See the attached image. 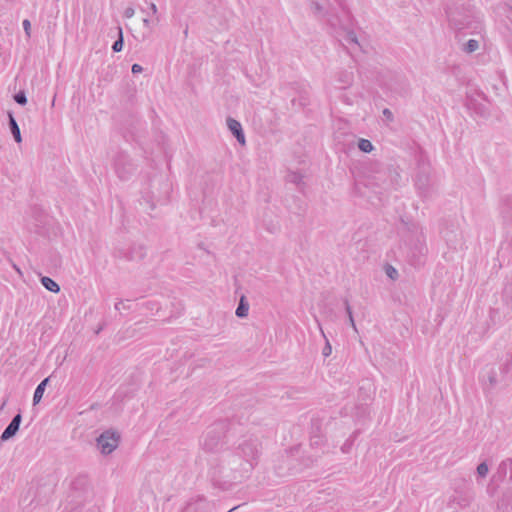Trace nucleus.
I'll return each instance as SVG.
<instances>
[{
    "mask_svg": "<svg viewBox=\"0 0 512 512\" xmlns=\"http://www.w3.org/2000/svg\"><path fill=\"white\" fill-rule=\"evenodd\" d=\"M418 252L421 255H424L427 252V248L424 244H420L418 247Z\"/></svg>",
    "mask_w": 512,
    "mask_h": 512,
    "instance_id": "33",
    "label": "nucleus"
},
{
    "mask_svg": "<svg viewBox=\"0 0 512 512\" xmlns=\"http://www.w3.org/2000/svg\"><path fill=\"white\" fill-rule=\"evenodd\" d=\"M203 449L209 452H215L222 446L221 433L216 430L208 431L202 441Z\"/></svg>",
    "mask_w": 512,
    "mask_h": 512,
    "instance_id": "4",
    "label": "nucleus"
},
{
    "mask_svg": "<svg viewBox=\"0 0 512 512\" xmlns=\"http://www.w3.org/2000/svg\"><path fill=\"white\" fill-rule=\"evenodd\" d=\"M311 10L313 12V14L316 16V17H321V16H324V8L323 6L317 2V1H313L311 3Z\"/></svg>",
    "mask_w": 512,
    "mask_h": 512,
    "instance_id": "20",
    "label": "nucleus"
},
{
    "mask_svg": "<svg viewBox=\"0 0 512 512\" xmlns=\"http://www.w3.org/2000/svg\"><path fill=\"white\" fill-rule=\"evenodd\" d=\"M126 157L124 155H121L117 158L115 161V170L119 176V178L125 180L128 178V176L132 173L133 167L132 164L128 163L127 166L125 165Z\"/></svg>",
    "mask_w": 512,
    "mask_h": 512,
    "instance_id": "7",
    "label": "nucleus"
},
{
    "mask_svg": "<svg viewBox=\"0 0 512 512\" xmlns=\"http://www.w3.org/2000/svg\"><path fill=\"white\" fill-rule=\"evenodd\" d=\"M25 34L27 38H30L31 36V22L28 19L23 20L22 22Z\"/></svg>",
    "mask_w": 512,
    "mask_h": 512,
    "instance_id": "25",
    "label": "nucleus"
},
{
    "mask_svg": "<svg viewBox=\"0 0 512 512\" xmlns=\"http://www.w3.org/2000/svg\"><path fill=\"white\" fill-rule=\"evenodd\" d=\"M143 23H144V25H145V26H147V27H148V26H149V24H150V20H149L148 18H144V19H143Z\"/></svg>",
    "mask_w": 512,
    "mask_h": 512,
    "instance_id": "37",
    "label": "nucleus"
},
{
    "mask_svg": "<svg viewBox=\"0 0 512 512\" xmlns=\"http://www.w3.org/2000/svg\"><path fill=\"white\" fill-rule=\"evenodd\" d=\"M382 114L384 116V118L388 121V122H392L394 120V116H393V113L390 109L388 108H385L383 111H382Z\"/></svg>",
    "mask_w": 512,
    "mask_h": 512,
    "instance_id": "26",
    "label": "nucleus"
},
{
    "mask_svg": "<svg viewBox=\"0 0 512 512\" xmlns=\"http://www.w3.org/2000/svg\"><path fill=\"white\" fill-rule=\"evenodd\" d=\"M119 435L111 431L103 432L97 438V446L102 454L108 455L112 453L118 446Z\"/></svg>",
    "mask_w": 512,
    "mask_h": 512,
    "instance_id": "3",
    "label": "nucleus"
},
{
    "mask_svg": "<svg viewBox=\"0 0 512 512\" xmlns=\"http://www.w3.org/2000/svg\"><path fill=\"white\" fill-rule=\"evenodd\" d=\"M446 14L451 24L454 25L457 29L461 30L468 26V23L466 21L458 18L456 12L453 9L449 8L446 11Z\"/></svg>",
    "mask_w": 512,
    "mask_h": 512,
    "instance_id": "8",
    "label": "nucleus"
},
{
    "mask_svg": "<svg viewBox=\"0 0 512 512\" xmlns=\"http://www.w3.org/2000/svg\"><path fill=\"white\" fill-rule=\"evenodd\" d=\"M131 71H132L133 74H138V73H141L143 71V68L139 64H133L132 68H131Z\"/></svg>",
    "mask_w": 512,
    "mask_h": 512,
    "instance_id": "29",
    "label": "nucleus"
},
{
    "mask_svg": "<svg viewBox=\"0 0 512 512\" xmlns=\"http://www.w3.org/2000/svg\"><path fill=\"white\" fill-rule=\"evenodd\" d=\"M479 48V42L475 39H470L465 45H464V51L466 53H473Z\"/></svg>",
    "mask_w": 512,
    "mask_h": 512,
    "instance_id": "18",
    "label": "nucleus"
},
{
    "mask_svg": "<svg viewBox=\"0 0 512 512\" xmlns=\"http://www.w3.org/2000/svg\"><path fill=\"white\" fill-rule=\"evenodd\" d=\"M14 100L20 105H25L27 103L26 94L23 91H20L14 95Z\"/></svg>",
    "mask_w": 512,
    "mask_h": 512,
    "instance_id": "23",
    "label": "nucleus"
},
{
    "mask_svg": "<svg viewBox=\"0 0 512 512\" xmlns=\"http://www.w3.org/2000/svg\"><path fill=\"white\" fill-rule=\"evenodd\" d=\"M337 81L341 84L342 88H346L351 85L353 81V73L351 71H341L338 74Z\"/></svg>",
    "mask_w": 512,
    "mask_h": 512,
    "instance_id": "11",
    "label": "nucleus"
},
{
    "mask_svg": "<svg viewBox=\"0 0 512 512\" xmlns=\"http://www.w3.org/2000/svg\"><path fill=\"white\" fill-rule=\"evenodd\" d=\"M508 466H512L511 458L505 459L500 463V467H508Z\"/></svg>",
    "mask_w": 512,
    "mask_h": 512,
    "instance_id": "32",
    "label": "nucleus"
},
{
    "mask_svg": "<svg viewBox=\"0 0 512 512\" xmlns=\"http://www.w3.org/2000/svg\"><path fill=\"white\" fill-rule=\"evenodd\" d=\"M122 304H123V302H122V301L117 302V303L115 304V309L119 311V310L121 309V305H122Z\"/></svg>",
    "mask_w": 512,
    "mask_h": 512,
    "instance_id": "36",
    "label": "nucleus"
},
{
    "mask_svg": "<svg viewBox=\"0 0 512 512\" xmlns=\"http://www.w3.org/2000/svg\"><path fill=\"white\" fill-rule=\"evenodd\" d=\"M227 127L231 131V133L235 136L237 141L244 145L245 144V135L242 129V126L239 121L232 117H228L226 120Z\"/></svg>",
    "mask_w": 512,
    "mask_h": 512,
    "instance_id": "6",
    "label": "nucleus"
},
{
    "mask_svg": "<svg viewBox=\"0 0 512 512\" xmlns=\"http://www.w3.org/2000/svg\"><path fill=\"white\" fill-rule=\"evenodd\" d=\"M41 284L48 290L54 293H58L60 291V286L50 277L43 276L41 277Z\"/></svg>",
    "mask_w": 512,
    "mask_h": 512,
    "instance_id": "12",
    "label": "nucleus"
},
{
    "mask_svg": "<svg viewBox=\"0 0 512 512\" xmlns=\"http://www.w3.org/2000/svg\"><path fill=\"white\" fill-rule=\"evenodd\" d=\"M342 40L349 45H354L357 47L360 46L357 36H356L355 32L352 30H346L344 32V35L342 36Z\"/></svg>",
    "mask_w": 512,
    "mask_h": 512,
    "instance_id": "15",
    "label": "nucleus"
},
{
    "mask_svg": "<svg viewBox=\"0 0 512 512\" xmlns=\"http://www.w3.org/2000/svg\"><path fill=\"white\" fill-rule=\"evenodd\" d=\"M150 10L153 14H157V6L154 3H150Z\"/></svg>",
    "mask_w": 512,
    "mask_h": 512,
    "instance_id": "34",
    "label": "nucleus"
},
{
    "mask_svg": "<svg viewBox=\"0 0 512 512\" xmlns=\"http://www.w3.org/2000/svg\"><path fill=\"white\" fill-rule=\"evenodd\" d=\"M358 148L365 153H369L373 150L372 143L367 139H360L358 142Z\"/></svg>",
    "mask_w": 512,
    "mask_h": 512,
    "instance_id": "17",
    "label": "nucleus"
},
{
    "mask_svg": "<svg viewBox=\"0 0 512 512\" xmlns=\"http://www.w3.org/2000/svg\"><path fill=\"white\" fill-rule=\"evenodd\" d=\"M385 272H386L387 276L391 279H396L398 277L397 270L391 265H388L386 267Z\"/></svg>",
    "mask_w": 512,
    "mask_h": 512,
    "instance_id": "24",
    "label": "nucleus"
},
{
    "mask_svg": "<svg viewBox=\"0 0 512 512\" xmlns=\"http://www.w3.org/2000/svg\"><path fill=\"white\" fill-rule=\"evenodd\" d=\"M249 304L246 301L245 296H242L239 301V305L236 309V315L240 318H244L248 315Z\"/></svg>",
    "mask_w": 512,
    "mask_h": 512,
    "instance_id": "14",
    "label": "nucleus"
},
{
    "mask_svg": "<svg viewBox=\"0 0 512 512\" xmlns=\"http://www.w3.org/2000/svg\"><path fill=\"white\" fill-rule=\"evenodd\" d=\"M226 473H229V467H224V463L222 462L221 457L219 463L210 468V476L216 483H235L236 481H232V479L226 476Z\"/></svg>",
    "mask_w": 512,
    "mask_h": 512,
    "instance_id": "5",
    "label": "nucleus"
},
{
    "mask_svg": "<svg viewBox=\"0 0 512 512\" xmlns=\"http://www.w3.org/2000/svg\"><path fill=\"white\" fill-rule=\"evenodd\" d=\"M236 508H233V509H230L228 512H233V510H235Z\"/></svg>",
    "mask_w": 512,
    "mask_h": 512,
    "instance_id": "39",
    "label": "nucleus"
},
{
    "mask_svg": "<svg viewBox=\"0 0 512 512\" xmlns=\"http://www.w3.org/2000/svg\"><path fill=\"white\" fill-rule=\"evenodd\" d=\"M9 127H10L11 133H12V135L14 137V140L17 143H20L22 141V137H21V133H20V128H19L15 118L13 117V115L11 113H9Z\"/></svg>",
    "mask_w": 512,
    "mask_h": 512,
    "instance_id": "10",
    "label": "nucleus"
},
{
    "mask_svg": "<svg viewBox=\"0 0 512 512\" xmlns=\"http://www.w3.org/2000/svg\"><path fill=\"white\" fill-rule=\"evenodd\" d=\"M222 462L224 467H229V473L226 476L232 481L241 482L246 479L252 471V465L245 462L234 452H228L222 455Z\"/></svg>",
    "mask_w": 512,
    "mask_h": 512,
    "instance_id": "1",
    "label": "nucleus"
},
{
    "mask_svg": "<svg viewBox=\"0 0 512 512\" xmlns=\"http://www.w3.org/2000/svg\"><path fill=\"white\" fill-rule=\"evenodd\" d=\"M488 472H489V468L485 462H482L477 466V474L479 477H481V478L486 477Z\"/></svg>",
    "mask_w": 512,
    "mask_h": 512,
    "instance_id": "22",
    "label": "nucleus"
},
{
    "mask_svg": "<svg viewBox=\"0 0 512 512\" xmlns=\"http://www.w3.org/2000/svg\"><path fill=\"white\" fill-rule=\"evenodd\" d=\"M260 452V443L255 439L243 441L234 451V453L240 455V458L242 460H244L245 462H249L252 465V470L258 463Z\"/></svg>",
    "mask_w": 512,
    "mask_h": 512,
    "instance_id": "2",
    "label": "nucleus"
},
{
    "mask_svg": "<svg viewBox=\"0 0 512 512\" xmlns=\"http://www.w3.org/2000/svg\"><path fill=\"white\" fill-rule=\"evenodd\" d=\"M18 430H19V426L10 422L9 425L6 427V429L3 431V433L0 437V440L1 441L9 440L10 438H12L13 436L16 435Z\"/></svg>",
    "mask_w": 512,
    "mask_h": 512,
    "instance_id": "13",
    "label": "nucleus"
},
{
    "mask_svg": "<svg viewBox=\"0 0 512 512\" xmlns=\"http://www.w3.org/2000/svg\"><path fill=\"white\" fill-rule=\"evenodd\" d=\"M344 304H345V310H346V312H347L348 318H349V319L353 318L352 309H351V307H350V305H349L348 300H345V301H344Z\"/></svg>",
    "mask_w": 512,
    "mask_h": 512,
    "instance_id": "30",
    "label": "nucleus"
},
{
    "mask_svg": "<svg viewBox=\"0 0 512 512\" xmlns=\"http://www.w3.org/2000/svg\"><path fill=\"white\" fill-rule=\"evenodd\" d=\"M202 504H203L202 502H199V503H196V504H190V505H188V507L185 509L184 512H194V511H196L198 506H200Z\"/></svg>",
    "mask_w": 512,
    "mask_h": 512,
    "instance_id": "28",
    "label": "nucleus"
},
{
    "mask_svg": "<svg viewBox=\"0 0 512 512\" xmlns=\"http://www.w3.org/2000/svg\"><path fill=\"white\" fill-rule=\"evenodd\" d=\"M286 180L290 183L299 185L302 182V175L297 172H289L286 175Z\"/></svg>",
    "mask_w": 512,
    "mask_h": 512,
    "instance_id": "19",
    "label": "nucleus"
},
{
    "mask_svg": "<svg viewBox=\"0 0 512 512\" xmlns=\"http://www.w3.org/2000/svg\"><path fill=\"white\" fill-rule=\"evenodd\" d=\"M123 48V35L122 29L119 28V38L113 43L112 49L114 52H120Z\"/></svg>",
    "mask_w": 512,
    "mask_h": 512,
    "instance_id": "21",
    "label": "nucleus"
},
{
    "mask_svg": "<svg viewBox=\"0 0 512 512\" xmlns=\"http://www.w3.org/2000/svg\"><path fill=\"white\" fill-rule=\"evenodd\" d=\"M135 10L132 7H127L124 11L125 18H131L134 16Z\"/></svg>",
    "mask_w": 512,
    "mask_h": 512,
    "instance_id": "27",
    "label": "nucleus"
},
{
    "mask_svg": "<svg viewBox=\"0 0 512 512\" xmlns=\"http://www.w3.org/2000/svg\"><path fill=\"white\" fill-rule=\"evenodd\" d=\"M49 381L50 377H47L38 384L33 395V405H37L41 401L45 388Z\"/></svg>",
    "mask_w": 512,
    "mask_h": 512,
    "instance_id": "9",
    "label": "nucleus"
},
{
    "mask_svg": "<svg viewBox=\"0 0 512 512\" xmlns=\"http://www.w3.org/2000/svg\"><path fill=\"white\" fill-rule=\"evenodd\" d=\"M399 177L398 173L394 172V178Z\"/></svg>",
    "mask_w": 512,
    "mask_h": 512,
    "instance_id": "38",
    "label": "nucleus"
},
{
    "mask_svg": "<svg viewBox=\"0 0 512 512\" xmlns=\"http://www.w3.org/2000/svg\"><path fill=\"white\" fill-rule=\"evenodd\" d=\"M316 321H317L319 330H320L323 338L325 339V346H324V348L322 350V354H323L324 357H328L332 353V347H331V344H330L329 340L327 339V337H326V335H325V333H324V331L322 329V326H321L320 322L318 320H316Z\"/></svg>",
    "mask_w": 512,
    "mask_h": 512,
    "instance_id": "16",
    "label": "nucleus"
},
{
    "mask_svg": "<svg viewBox=\"0 0 512 512\" xmlns=\"http://www.w3.org/2000/svg\"><path fill=\"white\" fill-rule=\"evenodd\" d=\"M21 421H22V416H21V414H20V413L16 414V415L13 417V419L11 420V422H12L13 424H16V425H17V426H19V427H20Z\"/></svg>",
    "mask_w": 512,
    "mask_h": 512,
    "instance_id": "31",
    "label": "nucleus"
},
{
    "mask_svg": "<svg viewBox=\"0 0 512 512\" xmlns=\"http://www.w3.org/2000/svg\"><path fill=\"white\" fill-rule=\"evenodd\" d=\"M349 323L351 324L352 328H353L355 331H357V328H356V324H355L354 318L349 319Z\"/></svg>",
    "mask_w": 512,
    "mask_h": 512,
    "instance_id": "35",
    "label": "nucleus"
}]
</instances>
